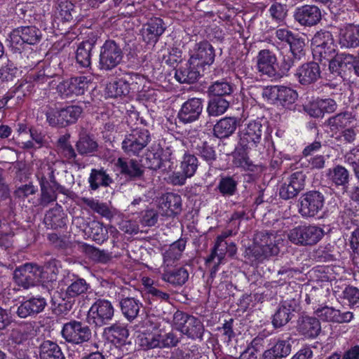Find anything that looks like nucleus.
<instances>
[{"instance_id": "nucleus-1", "label": "nucleus", "mask_w": 359, "mask_h": 359, "mask_svg": "<svg viewBox=\"0 0 359 359\" xmlns=\"http://www.w3.org/2000/svg\"><path fill=\"white\" fill-rule=\"evenodd\" d=\"M283 241L281 235L276 232L259 231L255 235L253 245L249 248L248 253L255 260L262 262L269 257L278 255Z\"/></svg>"}, {"instance_id": "nucleus-2", "label": "nucleus", "mask_w": 359, "mask_h": 359, "mask_svg": "<svg viewBox=\"0 0 359 359\" xmlns=\"http://www.w3.org/2000/svg\"><path fill=\"white\" fill-rule=\"evenodd\" d=\"M123 58L121 43L108 39L100 46L98 67L102 71H111L121 64Z\"/></svg>"}, {"instance_id": "nucleus-3", "label": "nucleus", "mask_w": 359, "mask_h": 359, "mask_svg": "<svg viewBox=\"0 0 359 359\" xmlns=\"http://www.w3.org/2000/svg\"><path fill=\"white\" fill-rule=\"evenodd\" d=\"M325 196L318 191H309L302 194L297 203L298 212L304 219L313 218L322 211Z\"/></svg>"}, {"instance_id": "nucleus-4", "label": "nucleus", "mask_w": 359, "mask_h": 359, "mask_svg": "<svg viewBox=\"0 0 359 359\" xmlns=\"http://www.w3.org/2000/svg\"><path fill=\"white\" fill-rule=\"evenodd\" d=\"M62 338L66 342L74 345H80L91 340L93 337L90 327L81 321L72 320L62 326Z\"/></svg>"}, {"instance_id": "nucleus-5", "label": "nucleus", "mask_w": 359, "mask_h": 359, "mask_svg": "<svg viewBox=\"0 0 359 359\" xmlns=\"http://www.w3.org/2000/svg\"><path fill=\"white\" fill-rule=\"evenodd\" d=\"M42 34L35 26H23L10 34V46L14 52H20L25 43L34 45L41 39Z\"/></svg>"}, {"instance_id": "nucleus-6", "label": "nucleus", "mask_w": 359, "mask_h": 359, "mask_svg": "<svg viewBox=\"0 0 359 359\" xmlns=\"http://www.w3.org/2000/svg\"><path fill=\"white\" fill-rule=\"evenodd\" d=\"M324 230L316 225H302L290 230L289 240L301 245H312L319 242L324 236Z\"/></svg>"}, {"instance_id": "nucleus-7", "label": "nucleus", "mask_w": 359, "mask_h": 359, "mask_svg": "<svg viewBox=\"0 0 359 359\" xmlns=\"http://www.w3.org/2000/svg\"><path fill=\"white\" fill-rule=\"evenodd\" d=\"M150 140V133L147 129L135 127L130 133L126 135L121 147L126 154L138 156Z\"/></svg>"}, {"instance_id": "nucleus-8", "label": "nucleus", "mask_w": 359, "mask_h": 359, "mask_svg": "<svg viewBox=\"0 0 359 359\" xmlns=\"http://www.w3.org/2000/svg\"><path fill=\"white\" fill-rule=\"evenodd\" d=\"M114 316V309L112 304L104 299L96 300L88 311L86 320L88 324L95 327H102L107 325Z\"/></svg>"}, {"instance_id": "nucleus-9", "label": "nucleus", "mask_w": 359, "mask_h": 359, "mask_svg": "<svg viewBox=\"0 0 359 359\" xmlns=\"http://www.w3.org/2000/svg\"><path fill=\"white\" fill-rule=\"evenodd\" d=\"M313 55L318 60H330L335 55V45L331 32L320 30L312 39Z\"/></svg>"}, {"instance_id": "nucleus-10", "label": "nucleus", "mask_w": 359, "mask_h": 359, "mask_svg": "<svg viewBox=\"0 0 359 359\" xmlns=\"http://www.w3.org/2000/svg\"><path fill=\"white\" fill-rule=\"evenodd\" d=\"M41 267L32 263H27L14 271L15 283L25 289L42 283Z\"/></svg>"}, {"instance_id": "nucleus-11", "label": "nucleus", "mask_w": 359, "mask_h": 359, "mask_svg": "<svg viewBox=\"0 0 359 359\" xmlns=\"http://www.w3.org/2000/svg\"><path fill=\"white\" fill-rule=\"evenodd\" d=\"M185 133L191 142V149L193 154L201 157L208 164H212L217 158L214 147L209 142L199 138L196 130H186Z\"/></svg>"}, {"instance_id": "nucleus-12", "label": "nucleus", "mask_w": 359, "mask_h": 359, "mask_svg": "<svg viewBox=\"0 0 359 359\" xmlns=\"http://www.w3.org/2000/svg\"><path fill=\"white\" fill-rule=\"evenodd\" d=\"M90 80L84 76L61 80L57 85V91L63 98L83 95L88 89Z\"/></svg>"}, {"instance_id": "nucleus-13", "label": "nucleus", "mask_w": 359, "mask_h": 359, "mask_svg": "<svg viewBox=\"0 0 359 359\" xmlns=\"http://www.w3.org/2000/svg\"><path fill=\"white\" fill-rule=\"evenodd\" d=\"M299 306V299L293 297L291 299L283 301L275 312L272 318V325L275 328H280L287 324L294 316Z\"/></svg>"}, {"instance_id": "nucleus-14", "label": "nucleus", "mask_w": 359, "mask_h": 359, "mask_svg": "<svg viewBox=\"0 0 359 359\" xmlns=\"http://www.w3.org/2000/svg\"><path fill=\"white\" fill-rule=\"evenodd\" d=\"M263 128L259 121L250 122L241 133L240 146L245 150L257 147L262 135Z\"/></svg>"}, {"instance_id": "nucleus-15", "label": "nucleus", "mask_w": 359, "mask_h": 359, "mask_svg": "<svg viewBox=\"0 0 359 359\" xmlns=\"http://www.w3.org/2000/svg\"><path fill=\"white\" fill-rule=\"evenodd\" d=\"M215 50L208 41H202L196 44L194 53L190 57L191 62L196 65L203 72L205 67L211 65L215 60Z\"/></svg>"}, {"instance_id": "nucleus-16", "label": "nucleus", "mask_w": 359, "mask_h": 359, "mask_svg": "<svg viewBox=\"0 0 359 359\" xmlns=\"http://www.w3.org/2000/svg\"><path fill=\"white\" fill-rule=\"evenodd\" d=\"M294 18L302 26L313 27L321 20V11L315 5H304L295 9Z\"/></svg>"}, {"instance_id": "nucleus-17", "label": "nucleus", "mask_w": 359, "mask_h": 359, "mask_svg": "<svg viewBox=\"0 0 359 359\" xmlns=\"http://www.w3.org/2000/svg\"><path fill=\"white\" fill-rule=\"evenodd\" d=\"M203 111V101L200 98L189 99L178 112V118L184 123H189L198 120Z\"/></svg>"}, {"instance_id": "nucleus-18", "label": "nucleus", "mask_w": 359, "mask_h": 359, "mask_svg": "<svg viewBox=\"0 0 359 359\" xmlns=\"http://www.w3.org/2000/svg\"><path fill=\"white\" fill-rule=\"evenodd\" d=\"M228 252V243L223 241H215V245L211 250L210 255L206 258L205 264H210L214 263L211 270L210 276L208 280V283L210 285L213 283L214 278L218 270V267L221 264L224 263L225 255Z\"/></svg>"}, {"instance_id": "nucleus-19", "label": "nucleus", "mask_w": 359, "mask_h": 359, "mask_svg": "<svg viewBox=\"0 0 359 359\" xmlns=\"http://www.w3.org/2000/svg\"><path fill=\"white\" fill-rule=\"evenodd\" d=\"M257 66L259 72L276 79L278 63L276 55L273 52L268 49L261 50L257 57Z\"/></svg>"}, {"instance_id": "nucleus-20", "label": "nucleus", "mask_w": 359, "mask_h": 359, "mask_svg": "<svg viewBox=\"0 0 359 359\" xmlns=\"http://www.w3.org/2000/svg\"><path fill=\"white\" fill-rule=\"evenodd\" d=\"M315 313L321 320L334 323H349L353 318L352 312L341 313L340 310L328 306L317 309Z\"/></svg>"}, {"instance_id": "nucleus-21", "label": "nucleus", "mask_w": 359, "mask_h": 359, "mask_svg": "<svg viewBox=\"0 0 359 359\" xmlns=\"http://www.w3.org/2000/svg\"><path fill=\"white\" fill-rule=\"evenodd\" d=\"M320 68L315 62H306L298 67L295 76L298 81L304 86L315 83L320 77Z\"/></svg>"}, {"instance_id": "nucleus-22", "label": "nucleus", "mask_w": 359, "mask_h": 359, "mask_svg": "<svg viewBox=\"0 0 359 359\" xmlns=\"http://www.w3.org/2000/svg\"><path fill=\"white\" fill-rule=\"evenodd\" d=\"M203 73V72L195 64L194 65L189 59L175 69V77L181 83H194L198 81Z\"/></svg>"}, {"instance_id": "nucleus-23", "label": "nucleus", "mask_w": 359, "mask_h": 359, "mask_svg": "<svg viewBox=\"0 0 359 359\" xmlns=\"http://www.w3.org/2000/svg\"><path fill=\"white\" fill-rule=\"evenodd\" d=\"M159 209L162 215L173 217L182 210V198L178 194L167 193L163 195L159 202Z\"/></svg>"}, {"instance_id": "nucleus-24", "label": "nucleus", "mask_w": 359, "mask_h": 359, "mask_svg": "<svg viewBox=\"0 0 359 359\" xmlns=\"http://www.w3.org/2000/svg\"><path fill=\"white\" fill-rule=\"evenodd\" d=\"M165 29L166 27L161 18H154L151 19L147 24L144 25L142 29L144 41L147 43H156Z\"/></svg>"}, {"instance_id": "nucleus-25", "label": "nucleus", "mask_w": 359, "mask_h": 359, "mask_svg": "<svg viewBox=\"0 0 359 359\" xmlns=\"http://www.w3.org/2000/svg\"><path fill=\"white\" fill-rule=\"evenodd\" d=\"M339 43L342 48L359 47V25L348 24L340 29Z\"/></svg>"}, {"instance_id": "nucleus-26", "label": "nucleus", "mask_w": 359, "mask_h": 359, "mask_svg": "<svg viewBox=\"0 0 359 359\" xmlns=\"http://www.w3.org/2000/svg\"><path fill=\"white\" fill-rule=\"evenodd\" d=\"M297 330L305 337L315 338L320 334L321 326L318 318L302 316L297 320Z\"/></svg>"}, {"instance_id": "nucleus-27", "label": "nucleus", "mask_w": 359, "mask_h": 359, "mask_svg": "<svg viewBox=\"0 0 359 359\" xmlns=\"http://www.w3.org/2000/svg\"><path fill=\"white\" fill-rule=\"evenodd\" d=\"M65 296L67 298H75L86 294L90 289V285L84 278L72 274L67 278Z\"/></svg>"}, {"instance_id": "nucleus-28", "label": "nucleus", "mask_w": 359, "mask_h": 359, "mask_svg": "<svg viewBox=\"0 0 359 359\" xmlns=\"http://www.w3.org/2000/svg\"><path fill=\"white\" fill-rule=\"evenodd\" d=\"M238 120L236 117L229 116L221 118L213 127V135L219 139L230 137L236 131Z\"/></svg>"}, {"instance_id": "nucleus-29", "label": "nucleus", "mask_w": 359, "mask_h": 359, "mask_svg": "<svg viewBox=\"0 0 359 359\" xmlns=\"http://www.w3.org/2000/svg\"><path fill=\"white\" fill-rule=\"evenodd\" d=\"M187 245V240L180 238L170 245L169 248L163 254V266H171L178 261L182 255Z\"/></svg>"}, {"instance_id": "nucleus-30", "label": "nucleus", "mask_w": 359, "mask_h": 359, "mask_svg": "<svg viewBox=\"0 0 359 359\" xmlns=\"http://www.w3.org/2000/svg\"><path fill=\"white\" fill-rule=\"evenodd\" d=\"M104 336L115 344H124L128 337L129 332L128 329L120 323H114L111 326L107 327L103 331Z\"/></svg>"}, {"instance_id": "nucleus-31", "label": "nucleus", "mask_w": 359, "mask_h": 359, "mask_svg": "<svg viewBox=\"0 0 359 359\" xmlns=\"http://www.w3.org/2000/svg\"><path fill=\"white\" fill-rule=\"evenodd\" d=\"M119 306L123 316L131 322L137 317L142 304L135 298L123 297L119 300Z\"/></svg>"}, {"instance_id": "nucleus-32", "label": "nucleus", "mask_w": 359, "mask_h": 359, "mask_svg": "<svg viewBox=\"0 0 359 359\" xmlns=\"http://www.w3.org/2000/svg\"><path fill=\"white\" fill-rule=\"evenodd\" d=\"M34 325L31 323H24L18 327L13 328L8 337V339L15 344L20 345L25 342L34 335Z\"/></svg>"}, {"instance_id": "nucleus-33", "label": "nucleus", "mask_w": 359, "mask_h": 359, "mask_svg": "<svg viewBox=\"0 0 359 359\" xmlns=\"http://www.w3.org/2000/svg\"><path fill=\"white\" fill-rule=\"evenodd\" d=\"M116 166L120 169L121 174L128 175L130 177H140L144 172L142 165L134 159L126 160L119 158L116 163Z\"/></svg>"}, {"instance_id": "nucleus-34", "label": "nucleus", "mask_w": 359, "mask_h": 359, "mask_svg": "<svg viewBox=\"0 0 359 359\" xmlns=\"http://www.w3.org/2000/svg\"><path fill=\"white\" fill-rule=\"evenodd\" d=\"M161 278L172 285L182 286L187 281L189 272L184 267H180L173 270H164Z\"/></svg>"}, {"instance_id": "nucleus-35", "label": "nucleus", "mask_w": 359, "mask_h": 359, "mask_svg": "<svg viewBox=\"0 0 359 359\" xmlns=\"http://www.w3.org/2000/svg\"><path fill=\"white\" fill-rule=\"evenodd\" d=\"M54 172L55 170L50 165H45L42 166L36 174L39 184L53 185L60 193L65 194L66 189L56 181Z\"/></svg>"}, {"instance_id": "nucleus-36", "label": "nucleus", "mask_w": 359, "mask_h": 359, "mask_svg": "<svg viewBox=\"0 0 359 359\" xmlns=\"http://www.w3.org/2000/svg\"><path fill=\"white\" fill-rule=\"evenodd\" d=\"M112 182V179L103 168L92 169L88 177L90 188L93 191L98 189L100 187H107Z\"/></svg>"}, {"instance_id": "nucleus-37", "label": "nucleus", "mask_w": 359, "mask_h": 359, "mask_svg": "<svg viewBox=\"0 0 359 359\" xmlns=\"http://www.w3.org/2000/svg\"><path fill=\"white\" fill-rule=\"evenodd\" d=\"M204 330V325L201 320L192 316L181 332L191 339L202 340Z\"/></svg>"}, {"instance_id": "nucleus-38", "label": "nucleus", "mask_w": 359, "mask_h": 359, "mask_svg": "<svg viewBox=\"0 0 359 359\" xmlns=\"http://www.w3.org/2000/svg\"><path fill=\"white\" fill-rule=\"evenodd\" d=\"M40 359H65L61 348L55 342L45 341L40 346Z\"/></svg>"}, {"instance_id": "nucleus-39", "label": "nucleus", "mask_w": 359, "mask_h": 359, "mask_svg": "<svg viewBox=\"0 0 359 359\" xmlns=\"http://www.w3.org/2000/svg\"><path fill=\"white\" fill-rule=\"evenodd\" d=\"M83 111L79 106H69L58 111L60 127H65L69 124L75 123Z\"/></svg>"}, {"instance_id": "nucleus-40", "label": "nucleus", "mask_w": 359, "mask_h": 359, "mask_svg": "<svg viewBox=\"0 0 359 359\" xmlns=\"http://www.w3.org/2000/svg\"><path fill=\"white\" fill-rule=\"evenodd\" d=\"M94 44L90 41L81 43L76 52V62L83 67H88L91 64V51Z\"/></svg>"}, {"instance_id": "nucleus-41", "label": "nucleus", "mask_w": 359, "mask_h": 359, "mask_svg": "<svg viewBox=\"0 0 359 359\" xmlns=\"http://www.w3.org/2000/svg\"><path fill=\"white\" fill-rule=\"evenodd\" d=\"M74 5L69 0H58L55 6V15L63 22H70L75 14Z\"/></svg>"}, {"instance_id": "nucleus-42", "label": "nucleus", "mask_w": 359, "mask_h": 359, "mask_svg": "<svg viewBox=\"0 0 359 359\" xmlns=\"http://www.w3.org/2000/svg\"><path fill=\"white\" fill-rule=\"evenodd\" d=\"M353 116L351 112L344 111L330 117L327 125L332 131L345 128L353 122Z\"/></svg>"}, {"instance_id": "nucleus-43", "label": "nucleus", "mask_w": 359, "mask_h": 359, "mask_svg": "<svg viewBox=\"0 0 359 359\" xmlns=\"http://www.w3.org/2000/svg\"><path fill=\"white\" fill-rule=\"evenodd\" d=\"M230 101L225 97H213L210 99L207 112L210 116H218L224 114L229 107Z\"/></svg>"}, {"instance_id": "nucleus-44", "label": "nucleus", "mask_w": 359, "mask_h": 359, "mask_svg": "<svg viewBox=\"0 0 359 359\" xmlns=\"http://www.w3.org/2000/svg\"><path fill=\"white\" fill-rule=\"evenodd\" d=\"M60 262L52 259L41 269L42 283L55 282L59 273Z\"/></svg>"}, {"instance_id": "nucleus-45", "label": "nucleus", "mask_w": 359, "mask_h": 359, "mask_svg": "<svg viewBox=\"0 0 359 359\" xmlns=\"http://www.w3.org/2000/svg\"><path fill=\"white\" fill-rule=\"evenodd\" d=\"M108 95L111 97H118L126 95L130 92V84L128 81L121 79L109 83L107 86Z\"/></svg>"}, {"instance_id": "nucleus-46", "label": "nucleus", "mask_w": 359, "mask_h": 359, "mask_svg": "<svg viewBox=\"0 0 359 359\" xmlns=\"http://www.w3.org/2000/svg\"><path fill=\"white\" fill-rule=\"evenodd\" d=\"M97 143L88 135L83 133L76 144V150L81 155H88L95 151L97 149Z\"/></svg>"}, {"instance_id": "nucleus-47", "label": "nucleus", "mask_w": 359, "mask_h": 359, "mask_svg": "<svg viewBox=\"0 0 359 359\" xmlns=\"http://www.w3.org/2000/svg\"><path fill=\"white\" fill-rule=\"evenodd\" d=\"M147 165L148 168L153 170H161L163 173L169 172L172 169V162L171 157L167 160H163L158 156L152 154L151 156L147 158Z\"/></svg>"}, {"instance_id": "nucleus-48", "label": "nucleus", "mask_w": 359, "mask_h": 359, "mask_svg": "<svg viewBox=\"0 0 359 359\" xmlns=\"http://www.w3.org/2000/svg\"><path fill=\"white\" fill-rule=\"evenodd\" d=\"M233 86L227 81H217L209 86L208 93L213 97H229L233 93Z\"/></svg>"}, {"instance_id": "nucleus-49", "label": "nucleus", "mask_w": 359, "mask_h": 359, "mask_svg": "<svg viewBox=\"0 0 359 359\" xmlns=\"http://www.w3.org/2000/svg\"><path fill=\"white\" fill-rule=\"evenodd\" d=\"M161 334L142 332L138 336V344L144 350L161 348Z\"/></svg>"}, {"instance_id": "nucleus-50", "label": "nucleus", "mask_w": 359, "mask_h": 359, "mask_svg": "<svg viewBox=\"0 0 359 359\" xmlns=\"http://www.w3.org/2000/svg\"><path fill=\"white\" fill-rule=\"evenodd\" d=\"M62 71L58 68L55 72H53L51 67H48L43 71H40L34 77V81L39 83H48V85H52L55 79L60 82L62 79L61 74Z\"/></svg>"}, {"instance_id": "nucleus-51", "label": "nucleus", "mask_w": 359, "mask_h": 359, "mask_svg": "<svg viewBox=\"0 0 359 359\" xmlns=\"http://www.w3.org/2000/svg\"><path fill=\"white\" fill-rule=\"evenodd\" d=\"M198 167V161L197 157L193 154L185 152L182 161H181V170L186 175L191 177L196 173Z\"/></svg>"}, {"instance_id": "nucleus-52", "label": "nucleus", "mask_w": 359, "mask_h": 359, "mask_svg": "<svg viewBox=\"0 0 359 359\" xmlns=\"http://www.w3.org/2000/svg\"><path fill=\"white\" fill-rule=\"evenodd\" d=\"M330 179L336 186L346 187L349 182V172L342 165H337L330 172Z\"/></svg>"}, {"instance_id": "nucleus-53", "label": "nucleus", "mask_w": 359, "mask_h": 359, "mask_svg": "<svg viewBox=\"0 0 359 359\" xmlns=\"http://www.w3.org/2000/svg\"><path fill=\"white\" fill-rule=\"evenodd\" d=\"M89 236L97 243H102L108 238V231L97 221H92L88 224Z\"/></svg>"}, {"instance_id": "nucleus-54", "label": "nucleus", "mask_w": 359, "mask_h": 359, "mask_svg": "<svg viewBox=\"0 0 359 359\" xmlns=\"http://www.w3.org/2000/svg\"><path fill=\"white\" fill-rule=\"evenodd\" d=\"M41 188V196L39 203L45 207L51 203L56 201L58 189L51 184H39Z\"/></svg>"}, {"instance_id": "nucleus-55", "label": "nucleus", "mask_w": 359, "mask_h": 359, "mask_svg": "<svg viewBox=\"0 0 359 359\" xmlns=\"http://www.w3.org/2000/svg\"><path fill=\"white\" fill-rule=\"evenodd\" d=\"M70 137L69 135H62L59 137L57 140V149L59 152L66 158L67 159H75L76 157V154L74 151V149L71 145L69 139Z\"/></svg>"}, {"instance_id": "nucleus-56", "label": "nucleus", "mask_w": 359, "mask_h": 359, "mask_svg": "<svg viewBox=\"0 0 359 359\" xmlns=\"http://www.w3.org/2000/svg\"><path fill=\"white\" fill-rule=\"evenodd\" d=\"M237 182L233 177H222L217 189L223 196H233L237 189Z\"/></svg>"}, {"instance_id": "nucleus-57", "label": "nucleus", "mask_w": 359, "mask_h": 359, "mask_svg": "<svg viewBox=\"0 0 359 359\" xmlns=\"http://www.w3.org/2000/svg\"><path fill=\"white\" fill-rule=\"evenodd\" d=\"M292 339L290 334H286L285 336L279 339L277 342L271 347L280 359L287 356L291 352Z\"/></svg>"}, {"instance_id": "nucleus-58", "label": "nucleus", "mask_w": 359, "mask_h": 359, "mask_svg": "<svg viewBox=\"0 0 359 359\" xmlns=\"http://www.w3.org/2000/svg\"><path fill=\"white\" fill-rule=\"evenodd\" d=\"M359 131L353 127L343 130L339 135L334 137L339 145L355 144Z\"/></svg>"}, {"instance_id": "nucleus-59", "label": "nucleus", "mask_w": 359, "mask_h": 359, "mask_svg": "<svg viewBox=\"0 0 359 359\" xmlns=\"http://www.w3.org/2000/svg\"><path fill=\"white\" fill-rule=\"evenodd\" d=\"M297 93L295 90L285 86H279L278 97L277 103L283 106H288L293 104L297 98Z\"/></svg>"}, {"instance_id": "nucleus-60", "label": "nucleus", "mask_w": 359, "mask_h": 359, "mask_svg": "<svg viewBox=\"0 0 359 359\" xmlns=\"http://www.w3.org/2000/svg\"><path fill=\"white\" fill-rule=\"evenodd\" d=\"M290 47L291 55L296 60H301L305 55L304 40L295 34L288 43Z\"/></svg>"}, {"instance_id": "nucleus-61", "label": "nucleus", "mask_w": 359, "mask_h": 359, "mask_svg": "<svg viewBox=\"0 0 359 359\" xmlns=\"http://www.w3.org/2000/svg\"><path fill=\"white\" fill-rule=\"evenodd\" d=\"M298 60H299L294 59L292 55L283 56L280 64H278V67H276V79L287 75L291 67L294 66V63Z\"/></svg>"}, {"instance_id": "nucleus-62", "label": "nucleus", "mask_w": 359, "mask_h": 359, "mask_svg": "<svg viewBox=\"0 0 359 359\" xmlns=\"http://www.w3.org/2000/svg\"><path fill=\"white\" fill-rule=\"evenodd\" d=\"M17 67L14 64L7 59L6 62L0 68V79L2 81H13L17 73Z\"/></svg>"}, {"instance_id": "nucleus-63", "label": "nucleus", "mask_w": 359, "mask_h": 359, "mask_svg": "<svg viewBox=\"0 0 359 359\" xmlns=\"http://www.w3.org/2000/svg\"><path fill=\"white\" fill-rule=\"evenodd\" d=\"M269 13L272 19L277 23L283 22L287 15L286 6L276 2L270 7Z\"/></svg>"}, {"instance_id": "nucleus-64", "label": "nucleus", "mask_w": 359, "mask_h": 359, "mask_svg": "<svg viewBox=\"0 0 359 359\" xmlns=\"http://www.w3.org/2000/svg\"><path fill=\"white\" fill-rule=\"evenodd\" d=\"M305 180V174L302 171H297L292 173L286 181L300 192L304 188Z\"/></svg>"}]
</instances>
